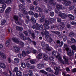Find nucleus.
Returning <instances> with one entry per match:
<instances>
[{"mask_svg": "<svg viewBox=\"0 0 76 76\" xmlns=\"http://www.w3.org/2000/svg\"><path fill=\"white\" fill-rule=\"evenodd\" d=\"M45 38L46 40H49V42L51 45H54V42H53V40L51 38L49 37V36L48 35H46L45 36Z\"/></svg>", "mask_w": 76, "mask_h": 76, "instance_id": "obj_1", "label": "nucleus"}, {"mask_svg": "<svg viewBox=\"0 0 76 76\" xmlns=\"http://www.w3.org/2000/svg\"><path fill=\"white\" fill-rule=\"evenodd\" d=\"M54 69L55 70H56L55 73H54V74H55V75H59V71H62V69H60L56 66L54 67Z\"/></svg>", "mask_w": 76, "mask_h": 76, "instance_id": "obj_2", "label": "nucleus"}, {"mask_svg": "<svg viewBox=\"0 0 76 76\" xmlns=\"http://www.w3.org/2000/svg\"><path fill=\"white\" fill-rule=\"evenodd\" d=\"M66 54L67 56H68L69 57H71V56L74 55V51L73 50H70L69 51H66Z\"/></svg>", "mask_w": 76, "mask_h": 76, "instance_id": "obj_3", "label": "nucleus"}, {"mask_svg": "<svg viewBox=\"0 0 76 76\" xmlns=\"http://www.w3.org/2000/svg\"><path fill=\"white\" fill-rule=\"evenodd\" d=\"M32 28L34 29L36 28V29L38 31L39 29V25L38 23H36L35 25H33Z\"/></svg>", "mask_w": 76, "mask_h": 76, "instance_id": "obj_4", "label": "nucleus"}, {"mask_svg": "<svg viewBox=\"0 0 76 76\" xmlns=\"http://www.w3.org/2000/svg\"><path fill=\"white\" fill-rule=\"evenodd\" d=\"M44 65L40 63L37 65V67L38 69H41L44 68Z\"/></svg>", "mask_w": 76, "mask_h": 76, "instance_id": "obj_5", "label": "nucleus"}, {"mask_svg": "<svg viewBox=\"0 0 76 76\" xmlns=\"http://www.w3.org/2000/svg\"><path fill=\"white\" fill-rule=\"evenodd\" d=\"M12 40L14 42H15V43H19V41L16 37L12 38Z\"/></svg>", "mask_w": 76, "mask_h": 76, "instance_id": "obj_6", "label": "nucleus"}, {"mask_svg": "<svg viewBox=\"0 0 76 76\" xmlns=\"http://www.w3.org/2000/svg\"><path fill=\"white\" fill-rule=\"evenodd\" d=\"M39 16L40 17H41V18L40 19V22H44V19L45 18V15L43 14L42 15L40 14Z\"/></svg>", "mask_w": 76, "mask_h": 76, "instance_id": "obj_7", "label": "nucleus"}, {"mask_svg": "<svg viewBox=\"0 0 76 76\" xmlns=\"http://www.w3.org/2000/svg\"><path fill=\"white\" fill-rule=\"evenodd\" d=\"M56 58H58V60L60 61L63 60L61 58V55L60 54H58L56 56Z\"/></svg>", "mask_w": 76, "mask_h": 76, "instance_id": "obj_8", "label": "nucleus"}, {"mask_svg": "<svg viewBox=\"0 0 76 76\" xmlns=\"http://www.w3.org/2000/svg\"><path fill=\"white\" fill-rule=\"evenodd\" d=\"M56 8L57 10H60L62 9V5L58 4L56 5Z\"/></svg>", "mask_w": 76, "mask_h": 76, "instance_id": "obj_9", "label": "nucleus"}, {"mask_svg": "<svg viewBox=\"0 0 76 76\" xmlns=\"http://www.w3.org/2000/svg\"><path fill=\"white\" fill-rule=\"evenodd\" d=\"M13 47L14 49L16 50V51L17 53H19V52L20 51V49L16 46H13Z\"/></svg>", "mask_w": 76, "mask_h": 76, "instance_id": "obj_10", "label": "nucleus"}, {"mask_svg": "<svg viewBox=\"0 0 76 76\" xmlns=\"http://www.w3.org/2000/svg\"><path fill=\"white\" fill-rule=\"evenodd\" d=\"M68 16L71 20H73L75 19V16L69 14L68 15Z\"/></svg>", "mask_w": 76, "mask_h": 76, "instance_id": "obj_11", "label": "nucleus"}, {"mask_svg": "<svg viewBox=\"0 0 76 76\" xmlns=\"http://www.w3.org/2000/svg\"><path fill=\"white\" fill-rule=\"evenodd\" d=\"M24 35L21 32H19L18 33V36L19 38H20L21 39H23V37Z\"/></svg>", "mask_w": 76, "mask_h": 76, "instance_id": "obj_12", "label": "nucleus"}, {"mask_svg": "<svg viewBox=\"0 0 76 76\" xmlns=\"http://www.w3.org/2000/svg\"><path fill=\"white\" fill-rule=\"evenodd\" d=\"M16 75L17 76H22V73L20 71H18L16 72Z\"/></svg>", "mask_w": 76, "mask_h": 76, "instance_id": "obj_13", "label": "nucleus"}, {"mask_svg": "<svg viewBox=\"0 0 76 76\" xmlns=\"http://www.w3.org/2000/svg\"><path fill=\"white\" fill-rule=\"evenodd\" d=\"M67 35L66 34H64L62 36V38L64 42L66 41L67 40Z\"/></svg>", "mask_w": 76, "mask_h": 76, "instance_id": "obj_14", "label": "nucleus"}, {"mask_svg": "<svg viewBox=\"0 0 76 76\" xmlns=\"http://www.w3.org/2000/svg\"><path fill=\"white\" fill-rule=\"evenodd\" d=\"M16 29L17 31H23V28L22 27H19L18 26H17L16 27Z\"/></svg>", "mask_w": 76, "mask_h": 76, "instance_id": "obj_15", "label": "nucleus"}, {"mask_svg": "<svg viewBox=\"0 0 76 76\" xmlns=\"http://www.w3.org/2000/svg\"><path fill=\"white\" fill-rule=\"evenodd\" d=\"M0 67L4 69H6V65L4 64L0 63Z\"/></svg>", "mask_w": 76, "mask_h": 76, "instance_id": "obj_16", "label": "nucleus"}, {"mask_svg": "<svg viewBox=\"0 0 76 76\" xmlns=\"http://www.w3.org/2000/svg\"><path fill=\"white\" fill-rule=\"evenodd\" d=\"M45 70L48 72H50V73H53V71L51 70V69L50 67H47L46 68Z\"/></svg>", "mask_w": 76, "mask_h": 76, "instance_id": "obj_17", "label": "nucleus"}, {"mask_svg": "<svg viewBox=\"0 0 76 76\" xmlns=\"http://www.w3.org/2000/svg\"><path fill=\"white\" fill-rule=\"evenodd\" d=\"M57 27V25H54V24L51 25L50 26V29H56Z\"/></svg>", "mask_w": 76, "mask_h": 76, "instance_id": "obj_18", "label": "nucleus"}, {"mask_svg": "<svg viewBox=\"0 0 76 76\" xmlns=\"http://www.w3.org/2000/svg\"><path fill=\"white\" fill-rule=\"evenodd\" d=\"M11 11V8L10 7H8L7 9L6 10L5 12L6 13H9Z\"/></svg>", "mask_w": 76, "mask_h": 76, "instance_id": "obj_19", "label": "nucleus"}, {"mask_svg": "<svg viewBox=\"0 0 76 76\" xmlns=\"http://www.w3.org/2000/svg\"><path fill=\"white\" fill-rule=\"evenodd\" d=\"M43 26L45 27V29H50V26L48 25H46L45 23L43 24Z\"/></svg>", "mask_w": 76, "mask_h": 76, "instance_id": "obj_20", "label": "nucleus"}, {"mask_svg": "<svg viewBox=\"0 0 76 76\" xmlns=\"http://www.w3.org/2000/svg\"><path fill=\"white\" fill-rule=\"evenodd\" d=\"M31 21L33 23H36V20L35 18L34 17H31Z\"/></svg>", "mask_w": 76, "mask_h": 76, "instance_id": "obj_21", "label": "nucleus"}, {"mask_svg": "<svg viewBox=\"0 0 76 76\" xmlns=\"http://www.w3.org/2000/svg\"><path fill=\"white\" fill-rule=\"evenodd\" d=\"M67 14L64 13H63V14L62 15V16L61 18L63 19H66V18H67Z\"/></svg>", "mask_w": 76, "mask_h": 76, "instance_id": "obj_22", "label": "nucleus"}, {"mask_svg": "<svg viewBox=\"0 0 76 76\" xmlns=\"http://www.w3.org/2000/svg\"><path fill=\"white\" fill-rule=\"evenodd\" d=\"M28 75L29 76H34L33 75V73H32V71L31 70H29L28 71Z\"/></svg>", "mask_w": 76, "mask_h": 76, "instance_id": "obj_23", "label": "nucleus"}, {"mask_svg": "<svg viewBox=\"0 0 76 76\" xmlns=\"http://www.w3.org/2000/svg\"><path fill=\"white\" fill-rule=\"evenodd\" d=\"M42 54L40 53L38 54V56H36V57L39 59H41V58H42Z\"/></svg>", "mask_w": 76, "mask_h": 76, "instance_id": "obj_24", "label": "nucleus"}, {"mask_svg": "<svg viewBox=\"0 0 76 76\" xmlns=\"http://www.w3.org/2000/svg\"><path fill=\"white\" fill-rule=\"evenodd\" d=\"M31 38H32V39H35V37L36 36H35V34L34 33H32L31 34Z\"/></svg>", "mask_w": 76, "mask_h": 76, "instance_id": "obj_25", "label": "nucleus"}, {"mask_svg": "<svg viewBox=\"0 0 76 76\" xmlns=\"http://www.w3.org/2000/svg\"><path fill=\"white\" fill-rule=\"evenodd\" d=\"M21 10L22 11L24 14H26L27 13V11H26V9L25 8H23L21 9Z\"/></svg>", "mask_w": 76, "mask_h": 76, "instance_id": "obj_26", "label": "nucleus"}, {"mask_svg": "<svg viewBox=\"0 0 76 76\" xmlns=\"http://www.w3.org/2000/svg\"><path fill=\"white\" fill-rule=\"evenodd\" d=\"M6 23V20H2L1 21V25H4Z\"/></svg>", "mask_w": 76, "mask_h": 76, "instance_id": "obj_27", "label": "nucleus"}, {"mask_svg": "<svg viewBox=\"0 0 76 76\" xmlns=\"http://www.w3.org/2000/svg\"><path fill=\"white\" fill-rule=\"evenodd\" d=\"M71 42L72 43H73V44L76 43V40L73 38H71Z\"/></svg>", "mask_w": 76, "mask_h": 76, "instance_id": "obj_28", "label": "nucleus"}, {"mask_svg": "<svg viewBox=\"0 0 76 76\" xmlns=\"http://www.w3.org/2000/svg\"><path fill=\"white\" fill-rule=\"evenodd\" d=\"M14 61L15 63H18L19 61V59L18 58H15L14 59Z\"/></svg>", "mask_w": 76, "mask_h": 76, "instance_id": "obj_29", "label": "nucleus"}, {"mask_svg": "<svg viewBox=\"0 0 76 76\" xmlns=\"http://www.w3.org/2000/svg\"><path fill=\"white\" fill-rule=\"evenodd\" d=\"M50 23H53L54 22L55 20L54 18H50L48 19Z\"/></svg>", "mask_w": 76, "mask_h": 76, "instance_id": "obj_30", "label": "nucleus"}, {"mask_svg": "<svg viewBox=\"0 0 76 76\" xmlns=\"http://www.w3.org/2000/svg\"><path fill=\"white\" fill-rule=\"evenodd\" d=\"M43 58L45 60H48V56L47 55H44L43 56Z\"/></svg>", "mask_w": 76, "mask_h": 76, "instance_id": "obj_31", "label": "nucleus"}, {"mask_svg": "<svg viewBox=\"0 0 76 76\" xmlns=\"http://www.w3.org/2000/svg\"><path fill=\"white\" fill-rule=\"evenodd\" d=\"M63 58L64 60H65V61L66 64H69L68 63V61L67 59H66V58L65 56H63Z\"/></svg>", "mask_w": 76, "mask_h": 76, "instance_id": "obj_32", "label": "nucleus"}, {"mask_svg": "<svg viewBox=\"0 0 76 76\" xmlns=\"http://www.w3.org/2000/svg\"><path fill=\"white\" fill-rule=\"evenodd\" d=\"M21 66L23 68V69L25 68L26 67V64H25L24 63H23L21 64Z\"/></svg>", "mask_w": 76, "mask_h": 76, "instance_id": "obj_33", "label": "nucleus"}, {"mask_svg": "<svg viewBox=\"0 0 76 76\" xmlns=\"http://www.w3.org/2000/svg\"><path fill=\"white\" fill-rule=\"evenodd\" d=\"M69 37H74L75 36V33L73 32H71L69 34Z\"/></svg>", "mask_w": 76, "mask_h": 76, "instance_id": "obj_34", "label": "nucleus"}, {"mask_svg": "<svg viewBox=\"0 0 76 76\" xmlns=\"http://www.w3.org/2000/svg\"><path fill=\"white\" fill-rule=\"evenodd\" d=\"M12 1L13 0H7L6 1V3H7V4H10V3L12 2Z\"/></svg>", "mask_w": 76, "mask_h": 76, "instance_id": "obj_35", "label": "nucleus"}, {"mask_svg": "<svg viewBox=\"0 0 76 76\" xmlns=\"http://www.w3.org/2000/svg\"><path fill=\"white\" fill-rule=\"evenodd\" d=\"M71 48L75 51L76 50V46L75 45H73L71 46Z\"/></svg>", "mask_w": 76, "mask_h": 76, "instance_id": "obj_36", "label": "nucleus"}, {"mask_svg": "<svg viewBox=\"0 0 76 76\" xmlns=\"http://www.w3.org/2000/svg\"><path fill=\"white\" fill-rule=\"evenodd\" d=\"M42 46V49L43 51L44 50H46V48H45V45L43 44V43H42L41 44Z\"/></svg>", "mask_w": 76, "mask_h": 76, "instance_id": "obj_37", "label": "nucleus"}, {"mask_svg": "<svg viewBox=\"0 0 76 76\" xmlns=\"http://www.w3.org/2000/svg\"><path fill=\"white\" fill-rule=\"evenodd\" d=\"M14 20H18V18H19V17L17 15H14Z\"/></svg>", "mask_w": 76, "mask_h": 76, "instance_id": "obj_38", "label": "nucleus"}, {"mask_svg": "<svg viewBox=\"0 0 76 76\" xmlns=\"http://www.w3.org/2000/svg\"><path fill=\"white\" fill-rule=\"evenodd\" d=\"M22 55L23 56V57H25L26 55V53L25 51L23 50L22 51Z\"/></svg>", "mask_w": 76, "mask_h": 76, "instance_id": "obj_39", "label": "nucleus"}, {"mask_svg": "<svg viewBox=\"0 0 76 76\" xmlns=\"http://www.w3.org/2000/svg\"><path fill=\"white\" fill-rule=\"evenodd\" d=\"M47 7L48 9V10L49 11H51L52 9V8L50 5H48Z\"/></svg>", "mask_w": 76, "mask_h": 76, "instance_id": "obj_40", "label": "nucleus"}, {"mask_svg": "<svg viewBox=\"0 0 76 76\" xmlns=\"http://www.w3.org/2000/svg\"><path fill=\"white\" fill-rule=\"evenodd\" d=\"M5 9L4 8H2V7H0V12L3 13V12H4V10Z\"/></svg>", "mask_w": 76, "mask_h": 76, "instance_id": "obj_41", "label": "nucleus"}, {"mask_svg": "<svg viewBox=\"0 0 76 76\" xmlns=\"http://www.w3.org/2000/svg\"><path fill=\"white\" fill-rule=\"evenodd\" d=\"M40 72L42 73H44L45 75H47L48 74V72L43 70H41Z\"/></svg>", "mask_w": 76, "mask_h": 76, "instance_id": "obj_42", "label": "nucleus"}, {"mask_svg": "<svg viewBox=\"0 0 76 76\" xmlns=\"http://www.w3.org/2000/svg\"><path fill=\"white\" fill-rule=\"evenodd\" d=\"M28 14L30 15H34V13L32 11H30L28 12Z\"/></svg>", "mask_w": 76, "mask_h": 76, "instance_id": "obj_43", "label": "nucleus"}, {"mask_svg": "<svg viewBox=\"0 0 76 76\" xmlns=\"http://www.w3.org/2000/svg\"><path fill=\"white\" fill-rule=\"evenodd\" d=\"M45 24L47 25H48L49 24H50V21L49 20H45Z\"/></svg>", "mask_w": 76, "mask_h": 76, "instance_id": "obj_44", "label": "nucleus"}, {"mask_svg": "<svg viewBox=\"0 0 76 76\" xmlns=\"http://www.w3.org/2000/svg\"><path fill=\"white\" fill-rule=\"evenodd\" d=\"M52 54L53 56H56V52L55 50H53L52 51Z\"/></svg>", "mask_w": 76, "mask_h": 76, "instance_id": "obj_45", "label": "nucleus"}, {"mask_svg": "<svg viewBox=\"0 0 76 76\" xmlns=\"http://www.w3.org/2000/svg\"><path fill=\"white\" fill-rule=\"evenodd\" d=\"M10 40H7L6 42V46H8L9 45V44H10Z\"/></svg>", "mask_w": 76, "mask_h": 76, "instance_id": "obj_46", "label": "nucleus"}, {"mask_svg": "<svg viewBox=\"0 0 76 76\" xmlns=\"http://www.w3.org/2000/svg\"><path fill=\"white\" fill-rule=\"evenodd\" d=\"M37 9H38V10H39L40 12H42V13H43V12H44V10L43 9H41L39 7H37Z\"/></svg>", "mask_w": 76, "mask_h": 76, "instance_id": "obj_47", "label": "nucleus"}, {"mask_svg": "<svg viewBox=\"0 0 76 76\" xmlns=\"http://www.w3.org/2000/svg\"><path fill=\"white\" fill-rule=\"evenodd\" d=\"M63 44H64V43H63V42L61 41L59 43L58 45V46H59V47H62L63 45Z\"/></svg>", "mask_w": 76, "mask_h": 76, "instance_id": "obj_48", "label": "nucleus"}, {"mask_svg": "<svg viewBox=\"0 0 76 76\" xmlns=\"http://www.w3.org/2000/svg\"><path fill=\"white\" fill-rule=\"evenodd\" d=\"M34 7L33 5H31L30 7V9L31 10H34Z\"/></svg>", "mask_w": 76, "mask_h": 76, "instance_id": "obj_49", "label": "nucleus"}, {"mask_svg": "<svg viewBox=\"0 0 76 76\" xmlns=\"http://www.w3.org/2000/svg\"><path fill=\"white\" fill-rule=\"evenodd\" d=\"M30 69H34L35 67V66L34 65H31L29 67Z\"/></svg>", "mask_w": 76, "mask_h": 76, "instance_id": "obj_50", "label": "nucleus"}, {"mask_svg": "<svg viewBox=\"0 0 76 76\" xmlns=\"http://www.w3.org/2000/svg\"><path fill=\"white\" fill-rule=\"evenodd\" d=\"M33 4L35 6H37L38 5V1H35L33 2Z\"/></svg>", "mask_w": 76, "mask_h": 76, "instance_id": "obj_51", "label": "nucleus"}, {"mask_svg": "<svg viewBox=\"0 0 76 76\" xmlns=\"http://www.w3.org/2000/svg\"><path fill=\"white\" fill-rule=\"evenodd\" d=\"M50 16H53L54 15V12H51L50 13Z\"/></svg>", "mask_w": 76, "mask_h": 76, "instance_id": "obj_52", "label": "nucleus"}, {"mask_svg": "<svg viewBox=\"0 0 76 76\" xmlns=\"http://www.w3.org/2000/svg\"><path fill=\"white\" fill-rule=\"evenodd\" d=\"M5 3V0H0V4H4Z\"/></svg>", "mask_w": 76, "mask_h": 76, "instance_id": "obj_53", "label": "nucleus"}, {"mask_svg": "<svg viewBox=\"0 0 76 76\" xmlns=\"http://www.w3.org/2000/svg\"><path fill=\"white\" fill-rule=\"evenodd\" d=\"M18 70V68L15 67L14 68V70L13 71V72H16Z\"/></svg>", "mask_w": 76, "mask_h": 76, "instance_id": "obj_54", "label": "nucleus"}, {"mask_svg": "<svg viewBox=\"0 0 76 76\" xmlns=\"http://www.w3.org/2000/svg\"><path fill=\"white\" fill-rule=\"evenodd\" d=\"M26 65L27 67L28 68L29 67V66H31V64H29V62L28 61L26 62Z\"/></svg>", "mask_w": 76, "mask_h": 76, "instance_id": "obj_55", "label": "nucleus"}, {"mask_svg": "<svg viewBox=\"0 0 76 76\" xmlns=\"http://www.w3.org/2000/svg\"><path fill=\"white\" fill-rule=\"evenodd\" d=\"M23 33L26 35V37H28V32L26 31H24L23 32Z\"/></svg>", "mask_w": 76, "mask_h": 76, "instance_id": "obj_56", "label": "nucleus"}, {"mask_svg": "<svg viewBox=\"0 0 76 76\" xmlns=\"http://www.w3.org/2000/svg\"><path fill=\"white\" fill-rule=\"evenodd\" d=\"M57 21L58 22H60L61 21V18H57Z\"/></svg>", "mask_w": 76, "mask_h": 76, "instance_id": "obj_57", "label": "nucleus"}, {"mask_svg": "<svg viewBox=\"0 0 76 76\" xmlns=\"http://www.w3.org/2000/svg\"><path fill=\"white\" fill-rule=\"evenodd\" d=\"M34 16L35 18H38V16H39V15L37 13H36L34 14Z\"/></svg>", "mask_w": 76, "mask_h": 76, "instance_id": "obj_58", "label": "nucleus"}, {"mask_svg": "<svg viewBox=\"0 0 76 76\" xmlns=\"http://www.w3.org/2000/svg\"><path fill=\"white\" fill-rule=\"evenodd\" d=\"M46 50H47V51H51V49L50 47H48V48H46Z\"/></svg>", "mask_w": 76, "mask_h": 76, "instance_id": "obj_59", "label": "nucleus"}, {"mask_svg": "<svg viewBox=\"0 0 76 76\" xmlns=\"http://www.w3.org/2000/svg\"><path fill=\"white\" fill-rule=\"evenodd\" d=\"M45 35H48V34H49V32L47 31L46 30L44 32Z\"/></svg>", "mask_w": 76, "mask_h": 76, "instance_id": "obj_60", "label": "nucleus"}, {"mask_svg": "<svg viewBox=\"0 0 76 76\" xmlns=\"http://www.w3.org/2000/svg\"><path fill=\"white\" fill-rule=\"evenodd\" d=\"M30 62L31 63V64H34L35 63V61H34L33 60H32L30 61Z\"/></svg>", "mask_w": 76, "mask_h": 76, "instance_id": "obj_61", "label": "nucleus"}, {"mask_svg": "<svg viewBox=\"0 0 76 76\" xmlns=\"http://www.w3.org/2000/svg\"><path fill=\"white\" fill-rule=\"evenodd\" d=\"M20 45H21L22 47H23L25 45V44L22 42H20Z\"/></svg>", "mask_w": 76, "mask_h": 76, "instance_id": "obj_62", "label": "nucleus"}, {"mask_svg": "<svg viewBox=\"0 0 76 76\" xmlns=\"http://www.w3.org/2000/svg\"><path fill=\"white\" fill-rule=\"evenodd\" d=\"M1 57L3 59H6V56L4 55H4L1 56Z\"/></svg>", "mask_w": 76, "mask_h": 76, "instance_id": "obj_63", "label": "nucleus"}, {"mask_svg": "<svg viewBox=\"0 0 76 76\" xmlns=\"http://www.w3.org/2000/svg\"><path fill=\"white\" fill-rule=\"evenodd\" d=\"M74 9V7H73V6H70L69 7V10H73Z\"/></svg>", "mask_w": 76, "mask_h": 76, "instance_id": "obj_64", "label": "nucleus"}]
</instances>
